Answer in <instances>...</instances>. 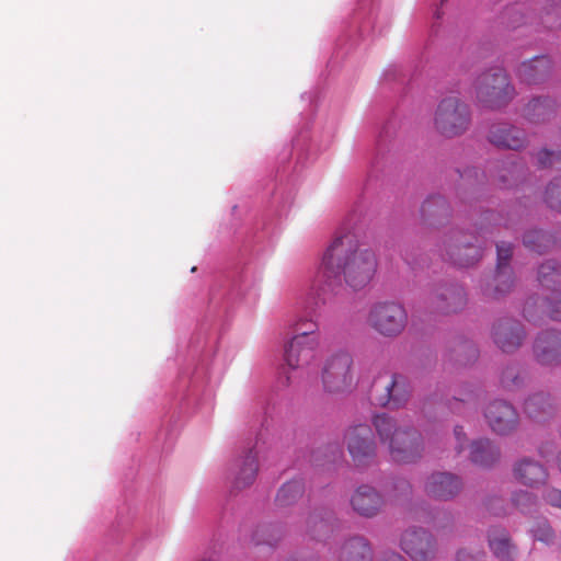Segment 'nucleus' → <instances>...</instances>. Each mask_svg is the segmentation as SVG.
I'll return each instance as SVG.
<instances>
[{
    "mask_svg": "<svg viewBox=\"0 0 561 561\" xmlns=\"http://www.w3.org/2000/svg\"><path fill=\"white\" fill-rule=\"evenodd\" d=\"M527 168L515 157L489 160L480 171L476 167H468L463 171L457 170L462 185L477 192V186L490 184L500 188L517 186L525 178Z\"/></svg>",
    "mask_w": 561,
    "mask_h": 561,
    "instance_id": "39448f33",
    "label": "nucleus"
},
{
    "mask_svg": "<svg viewBox=\"0 0 561 561\" xmlns=\"http://www.w3.org/2000/svg\"><path fill=\"white\" fill-rule=\"evenodd\" d=\"M492 340L504 353H514L522 345L526 332L520 321L513 318H500L492 328Z\"/></svg>",
    "mask_w": 561,
    "mask_h": 561,
    "instance_id": "6ab92c4d",
    "label": "nucleus"
},
{
    "mask_svg": "<svg viewBox=\"0 0 561 561\" xmlns=\"http://www.w3.org/2000/svg\"><path fill=\"white\" fill-rule=\"evenodd\" d=\"M479 357L477 345L468 339H461L448 354V358L458 366H468L473 364Z\"/></svg>",
    "mask_w": 561,
    "mask_h": 561,
    "instance_id": "c9c22d12",
    "label": "nucleus"
},
{
    "mask_svg": "<svg viewBox=\"0 0 561 561\" xmlns=\"http://www.w3.org/2000/svg\"><path fill=\"white\" fill-rule=\"evenodd\" d=\"M424 489L430 497L449 501L461 491L462 481L450 472H434L427 478Z\"/></svg>",
    "mask_w": 561,
    "mask_h": 561,
    "instance_id": "4be33fe9",
    "label": "nucleus"
},
{
    "mask_svg": "<svg viewBox=\"0 0 561 561\" xmlns=\"http://www.w3.org/2000/svg\"><path fill=\"white\" fill-rule=\"evenodd\" d=\"M514 245L501 241L496 243V266L492 283L481 286L482 295L488 300H499L508 294L515 284V273L511 265Z\"/></svg>",
    "mask_w": 561,
    "mask_h": 561,
    "instance_id": "1a4fd4ad",
    "label": "nucleus"
},
{
    "mask_svg": "<svg viewBox=\"0 0 561 561\" xmlns=\"http://www.w3.org/2000/svg\"><path fill=\"white\" fill-rule=\"evenodd\" d=\"M484 556L485 553L483 550L473 553L466 548H459L455 553V561H479Z\"/></svg>",
    "mask_w": 561,
    "mask_h": 561,
    "instance_id": "09e8293b",
    "label": "nucleus"
},
{
    "mask_svg": "<svg viewBox=\"0 0 561 561\" xmlns=\"http://www.w3.org/2000/svg\"><path fill=\"white\" fill-rule=\"evenodd\" d=\"M477 211H479V218L474 224L473 231L453 229L439 248L442 259L456 267L468 268L480 261L486 245V236L493 233L494 227L514 228L513 216L516 213L513 211L511 206H503L500 211L483 210L479 206L473 209L474 214Z\"/></svg>",
    "mask_w": 561,
    "mask_h": 561,
    "instance_id": "f03ea898",
    "label": "nucleus"
},
{
    "mask_svg": "<svg viewBox=\"0 0 561 561\" xmlns=\"http://www.w3.org/2000/svg\"><path fill=\"white\" fill-rule=\"evenodd\" d=\"M501 385L507 390L518 389L525 381V369L516 363L507 365L501 373Z\"/></svg>",
    "mask_w": 561,
    "mask_h": 561,
    "instance_id": "ea45409f",
    "label": "nucleus"
},
{
    "mask_svg": "<svg viewBox=\"0 0 561 561\" xmlns=\"http://www.w3.org/2000/svg\"><path fill=\"white\" fill-rule=\"evenodd\" d=\"M537 280L545 288H554L561 285V262L556 259L543 261L537 271Z\"/></svg>",
    "mask_w": 561,
    "mask_h": 561,
    "instance_id": "e433bc0d",
    "label": "nucleus"
},
{
    "mask_svg": "<svg viewBox=\"0 0 561 561\" xmlns=\"http://www.w3.org/2000/svg\"><path fill=\"white\" fill-rule=\"evenodd\" d=\"M503 503L504 500L502 497L492 496L486 501V508L491 514L495 516L505 515L506 511L503 506Z\"/></svg>",
    "mask_w": 561,
    "mask_h": 561,
    "instance_id": "3c124183",
    "label": "nucleus"
},
{
    "mask_svg": "<svg viewBox=\"0 0 561 561\" xmlns=\"http://www.w3.org/2000/svg\"><path fill=\"white\" fill-rule=\"evenodd\" d=\"M439 514H443V515H445V516H447V515H448L446 512H440V511H439V512H437V515H439Z\"/></svg>",
    "mask_w": 561,
    "mask_h": 561,
    "instance_id": "e2e57ef3",
    "label": "nucleus"
},
{
    "mask_svg": "<svg viewBox=\"0 0 561 561\" xmlns=\"http://www.w3.org/2000/svg\"><path fill=\"white\" fill-rule=\"evenodd\" d=\"M415 80V73L410 75V70L402 66L390 67L383 75L385 84L391 90H400L404 95L412 90Z\"/></svg>",
    "mask_w": 561,
    "mask_h": 561,
    "instance_id": "72a5a7b5",
    "label": "nucleus"
},
{
    "mask_svg": "<svg viewBox=\"0 0 561 561\" xmlns=\"http://www.w3.org/2000/svg\"><path fill=\"white\" fill-rule=\"evenodd\" d=\"M283 537V528L278 524H263L259 525L252 536L251 542L255 546L266 545L275 547Z\"/></svg>",
    "mask_w": 561,
    "mask_h": 561,
    "instance_id": "4c0bfd02",
    "label": "nucleus"
},
{
    "mask_svg": "<svg viewBox=\"0 0 561 561\" xmlns=\"http://www.w3.org/2000/svg\"><path fill=\"white\" fill-rule=\"evenodd\" d=\"M431 302L437 313H456L466 307L467 293L458 283L442 284L432 294Z\"/></svg>",
    "mask_w": 561,
    "mask_h": 561,
    "instance_id": "aec40b11",
    "label": "nucleus"
},
{
    "mask_svg": "<svg viewBox=\"0 0 561 561\" xmlns=\"http://www.w3.org/2000/svg\"><path fill=\"white\" fill-rule=\"evenodd\" d=\"M317 330L318 324L311 319H300L295 324V335L284 350V360L289 369L302 368L314 358L318 343L313 334Z\"/></svg>",
    "mask_w": 561,
    "mask_h": 561,
    "instance_id": "0eeeda50",
    "label": "nucleus"
},
{
    "mask_svg": "<svg viewBox=\"0 0 561 561\" xmlns=\"http://www.w3.org/2000/svg\"><path fill=\"white\" fill-rule=\"evenodd\" d=\"M448 0H438V2L435 0L434 1V5H436V9L434 11V24L432 26V32H434L435 34L437 33V30H436V24L438 23V21L443 18L444 15V11H443V7L445 4V2H447Z\"/></svg>",
    "mask_w": 561,
    "mask_h": 561,
    "instance_id": "5fc2aeb1",
    "label": "nucleus"
},
{
    "mask_svg": "<svg viewBox=\"0 0 561 561\" xmlns=\"http://www.w3.org/2000/svg\"><path fill=\"white\" fill-rule=\"evenodd\" d=\"M392 486L398 495H409L412 491L410 482L401 477H397L393 479Z\"/></svg>",
    "mask_w": 561,
    "mask_h": 561,
    "instance_id": "603ef678",
    "label": "nucleus"
},
{
    "mask_svg": "<svg viewBox=\"0 0 561 561\" xmlns=\"http://www.w3.org/2000/svg\"><path fill=\"white\" fill-rule=\"evenodd\" d=\"M383 504L382 495L370 485L358 486L351 497L353 510L364 517L377 515Z\"/></svg>",
    "mask_w": 561,
    "mask_h": 561,
    "instance_id": "bb28decb",
    "label": "nucleus"
},
{
    "mask_svg": "<svg viewBox=\"0 0 561 561\" xmlns=\"http://www.w3.org/2000/svg\"><path fill=\"white\" fill-rule=\"evenodd\" d=\"M283 383H284V386H289V383H290V376L289 375L285 376V381Z\"/></svg>",
    "mask_w": 561,
    "mask_h": 561,
    "instance_id": "bf43d9fd",
    "label": "nucleus"
},
{
    "mask_svg": "<svg viewBox=\"0 0 561 561\" xmlns=\"http://www.w3.org/2000/svg\"><path fill=\"white\" fill-rule=\"evenodd\" d=\"M534 540L550 546L554 542L556 533L550 522L546 517L537 518L529 530Z\"/></svg>",
    "mask_w": 561,
    "mask_h": 561,
    "instance_id": "a19ab883",
    "label": "nucleus"
},
{
    "mask_svg": "<svg viewBox=\"0 0 561 561\" xmlns=\"http://www.w3.org/2000/svg\"><path fill=\"white\" fill-rule=\"evenodd\" d=\"M402 257H403V260L405 261V263H407L409 266H411V268H412V270H414L416 266H419V265H420L419 260H417V259H415V257H410V255H409V253H408V252H404V253L402 254Z\"/></svg>",
    "mask_w": 561,
    "mask_h": 561,
    "instance_id": "4d7b16f0",
    "label": "nucleus"
},
{
    "mask_svg": "<svg viewBox=\"0 0 561 561\" xmlns=\"http://www.w3.org/2000/svg\"><path fill=\"white\" fill-rule=\"evenodd\" d=\"M543 501L556 508L561 510V490L557 488H546L542 492Z\"/></svg>",
    "mask_w": 561,
    "mask_h": 561,
    "instance_id": "de8ad7c7",
    "label": "nucleus"
},
{
    "mask_svg": "<svg viewBox=\"0 0 561 561\" xmlns=\"http://www.w3.org/2000/svg\"><path fill=\"white\" fill-rule=\"evenodd\" d=\"M512 502L514 506L525 515H531L538 511L537 496L529 491L519 490L514 492L512 495Z\"/></svg>",
    "mask_w": 561,
    "mask_h": 561,
    "instance_id": "79ce46f5",
    "label": "nucleus"
},
{
    "mask_svg": "<svg viewBox=\"0 0 561 561\" xmlns=\"http://www.w3.org/2000/svg\"><path fill=\"white\" fill-rule=\"evenodd\" d=\"M515 479L530 488H537L548 478L547 469L530 458L520 459L514 467Z\"/></svg>",
    "mask_w": 561,
    "mask_h": 561,
    "instance_id": "c85d7f7f",
    "label": "nucleus"
},
{
    "mask_svg": "<svg viewBox=\"0 0 561 561\" xmlns=\"http://www.w3.org/2000/svg\"><path fill=\"white\" fill-rule=\"evenodd\" d=\"M454 434L457 440L456 451L457 454H461L465 450V443L467 440V435L463 431V427L460 425H456L454 428Z\"/></svg>",
    "mask_w": 561,
    "mask_h": 561,
    "instance_id": "864d4df0",
    "label": "nucleus"
},
{
    "mask_svg": "<svg viewBox=\"0 0 561 561\" xmlns=\"http://www.w3.org/2000/svg\"><path fill=\"white\" fill-rule=\"evenodd\" d=\"M552 60L546 55L535 56L527 61H523L516 76L520 82L528 85H537L546 82L552 73Z\"/></svg>",
    "mask_w": 561,
    "mask_h": 561,
    "instance_id": "5701e85b",
    "label": "nucleus"
},
{
    "mask_svg": "<svg viewBox=\"0 0 561 561\" xmlns=\"http://www.w3.org/2000/svg\"><path fill=\"white\" fill-rule=\"evenodd\" d=\"M501 23L507 28L530 27L536 33L561 30V0H535L531 3H512L501 13Z\"/></svg>",
    "mask_w": 561,
    "mask_h": 561,
    "instance_id": "7ed1b4c3",
    "label": "nucleus"
},
{
    "mask_svg": "<svg viewBox=\"0 0 561 561\" xmlns=\"http://www.w3.org/2000/svg\"><path fill=\"white\" fill-rule=\"evenodd\" d=\"M486 540L490 551L499 561H513L517 552V546L513 542L506 527L494 525L489 527Z\"/></svg>",
    "mask_w": 561,
    "mask_h": 561,
    "instance_id": "b1692460",
    "label": "nucleus"
},
{
    "mask_svg": "<svg viewBox=\"0 0 561 561\" xmlns=\"http://www.w3.org/2000/svg\"><path fill=\"white\" fill-rule=\"evenodd\" d=\"M546 311L548 317L553 321H561V290L553 289L549 296L545 298Z\"/></svg>",
    "mask_w": 561,
    "mask_h": 561,
    "instance_id": "49530a36",
    "label": "nucleus"
},
{
    "mask_svg": "<svg viewBox=\"0 0 561 561\" xmlns=\"http://www.w3.org/2000/svg\"><path fill=\"white\" fill-rule=\"evenodd\" d=\"M305 493V482L301 478H295L284 483L276 495L275 502L279 507L295 504Z\"/></svg>",
    "mask_w": 561,
    "mask_h": 561,
    "instance_id": "f704fd0d",
    "label": "nucleus"
},
{
    "mask_svg": "<svg viewBox=\"0 0 561 561\" xmlns=\"http://www.w3.org/2000/svg\"><path fill=\"white\" fill-rule=\"evenodd\" d=\"M484 417L490 428L499 435H508L517 428L518 413L507 401L496 399L484 409Z\"/></svg>",
    "mask_w": 561,
    "mask_h": 561,
    "instance_id": "a211bd4d",
    "label": "nucleus"
},
{
    "mask_svg": "<svg viewBox=\"0 0 561 561\" xmlns=\"http://www.w3.org/2000/svg\"><path fill=\"white\" fill-rule=\"evenodd\" d=\"M337 561H373V550L367 539L354 536L341 546Z\"/></svg>",
    "mask_w": 561,
    "mask_h": 561,
    "instance_id": "7c9ffc66",
    "label": "nucleus"
},
{
    "mask_svg": "<svg viewBox=\"0 0 561 561\" xmlns=\"http://www.w3.org/2000/svg\"><path fill=\"white\" fill-rule=\"evenodd\" d=\"M373 7L366 0L360 2L347 23L344 33L337 39L339 50L350 42L354 46L359 39L368 36L374 31Z\"/></svg>",
    "mask_w": 561,
    "mask_h": 561,
    "instance_id": "dca6fc26",
    "label": "nucleus"
},
{
    "mask_svg": "<svg viewBox=\"0 0 561 561\" xmlns=\"http://www.w3.org/2000/svg\"><path fill=\"white\" fill-rule=\"evenodd\" d=\"M515 93V88L502 67H492L476 80L478 102L485 108L495 111L506 107Z\"/></svg>",
    "mask_w": 561,
    "mask_h": 561,
    "instance_id": "423d86ee",
    "label": "nucleus"
},
{
    "mask_svg": "<svg viewBox=\"0 0 561 561\" xmlns=\"http://www.w3.org/2000/svg\"><path fill=\"white\" fill-rule=\"evenodd\" d=\"M259 472L257 455L250 448L243 456L237 458L231 467V493L241 491L253 484Z\"/></svg>",
    "mask_w": 561,
    "mask_h": 561,
    "instance_id": "412c9836",
    "label": "nucleus"
},
{
    "mask_svg": "<svg viewBox=\"0 0 561 561\" xmlns=\"http://www.w3.org/2000/svg\"><path fill=\"white\" fill-rule=\"evenodd\" d=\"M536 165L539 169L551 167L561 168V150L540 149L536 154Z\"/></svg>",
    "mask_w": 561,
    "mask_h": 561,
    "instance_id": "a18cd8bd",
    "label": "nucleus"
},
{
    "mask_svg": "<svg viewBox=\"0 0 561 561\" xmlns=\"http://www.w3.org/2000/svg\"><path fill=\"white\" fill-rule=\"evenodd\" d=\"M369 324L383 336H397L408 323L404 307L393 301L375 304L368 314Z\"/></svg>",
    "mask_w": 561,
    "mask_h": 561,
    "instance_id": "9d476101",
    "label": "nucleus"
},
{
    "mask_svg": "<svg viewBox=\"0 0 561 561\" xmlns=\"http://www.w3.org/2000/svg\"><path fill=\"white\" fill-rule=\"evenodd\" d=\"M486 139L499 149L512 151H520L528 144L526 130L508 122L492 123L489 126Z\"/></svg>",
    "mask_w": 561,
    "mask_h": 561,
    "instance_id": "2eb2a0df",
    "label": "nucleus"
},
{
    "mask_svg": "<svg viewBox=\"0 0 561 561\" xmlns=\"http://www.w3.org/2000/svg\"><path fill=\"white\" fill-rule=\"evenodd\" d=\"M377 268V259L371 250L358 253V241L351 232L339 234L325 250L321 265L310 287L306 309L314 312L325 305L330 294L345 283L354 290L369 284Z\"/></svg>",
    "mask_w": 561,
    "mask_h": 561,
    "instance_id": "f257e3e1",
    "label": "nucleus"
},
{
    "mask_svg": "<svg viewBox=\"0 0 561 561\" xmlns=\"http://www.w3.org/2000/svg\"><path fill=\"white\" fill-rule=\"evenodd\" d=\"M400 546L413 561H430L437 550L435 537L421 527L407 529L401 536Z\"/></svg>",
    "mask_w": 561,
    "mask_h": 561,
    "instance_id": "4468645a",
    "label": "nucleus"
},
{
    "mask_svg": "<svg viewBox=\"0 0 561 561\" xmlns=\"http://www.w3.org/2000/svg\"><path fill=\"white\" fill-rule=\"evenodd\" d=\"M558 102L550 96L533 98L523 108V117L530 124L549 122L557 112Z\"/></svg>",
    "mask_w": 561,
    "mask_h": 561,
    "instance_id": "cd10ccee",
    "label": "nucleus"
},
{
    "mask_svg": "<svg viewBox=\"0 0 561 561\" xmlns=\"http://www.w3.org/2000/svg\"><path fill=\"white\" fill-rule=\"evenodd\" d=\"M558 468H559V470L561 472V451L558 455Z\"/></svg>",
    "mask_w": 561,
    "mask_h": 561,
    "instance_id": "680f3d73",
    "label": "nucleus"
},
{
    "mask_svg": "<svg viewBox=\"0 0 561 561\" xmlns=\"http://www.w3.org/2000/svg\"><path fill=\"white\" fill-rule=\"evenodd\" d=\"M535 360L547 367L561 365V330L546 329L540 331L533 343Z\"/></svg>",
    "mask_w": 561,
    "mask_h": 561,
    "instance_id": "f3484780",
    "label": "nucleus"
},
{
    "mask_svg": "<svg viewBox=\"0 0 561 561\" xmlns=\"http://www.w3.org/2000/svg\"><path fill=\"white\" fill-rule=\"evenodd\" d=\"M343 449L339 443L328 444L327 453L323 455V459H320L318 451L312 454V460L316 466L328 467L337 463L343 459Z\"/></svg>",
    "mask_w": 561,
    "mask_h": 561,
    "instance_id": "c03bdc74",
    "label": "nucleus"
},
{
    "mask_svg": "<svg viewBox=\"0 0 561 561\" xmlns=\"http://www.w3.org/2000/svg\"><path fill=\"white\" fill-rule=\"evenodd\" d=\"M396 129V115L393 114L381 127L377 141H376V157L371 162V170L369 173V178H371L373 172L377 169L379 164V160L382 159L385 149L387 148V144L394 134Z\"/></svg>",
    "mask_w": 561,
    "mask_h": 561,
    "instance_id": "58836bf2",
    "label": "nucleus"
},
{
    "mask_svg": "<svg viewBox=\"0 0 561 561\" xmlns=\"http://www.w3.org/2000/svg\"><path fill=\"white\" fill-rule=\"evenodd\" d=\"M307 525L310 538L322 541L324 545H329L330 539L340 527L339 520L330 510L312 513L308 517Z\"/></svg>",
    "mask_w": 561,
    "mask_h": 561,
    "instance_id": "393cba45",
    "label": "nucleus"
},
{
    "mask_svg": "<svg viewBox=\"0 0 561 561\" xmlns=\"http://www.w3.org/2000/svg\"><path fill=\"white\" fill-rule=\"evenodd\" d=\"M352 364L353 358L347 352H339L325 362L322 382L327 392H343L352 387Z\"/></svg>",
    "mask_w": 561,
    "mask_h": 561,
    "instance_id": "ddd939ff",
    "label": "nucleus"
},
{
    "mask_svg": "<svg viewBox=\"0 0 561 561\" xmlns=\"http://www.w3.org/2000/svg\"><path fill=\"white\" fill-rule=\"evenodd\" d=\"M373 424L381 443L387 444L391 459L400 463H412L424 450L421 433L413 426H399L387 413L376 414Z\"/></svg>",
    "mask_w": 561,
    "mask_h": 561,
    "instance_id": "20e7f679",
    "label": "nucleus"
},
{
    "mask_svg": "<svg viewBox=\"0 0 561 561\" xmlns=\"http://www.w3.org/2000/svg\"><path fill=\"white\" fill-rule=\"evenodd\" d=\"M500 457V448L488 438L476 439L470 445V460L477 466L491 468Z\"/></svg>",
    "mask_w": 561,
    "mask_h": 561,
    "instance_id": "c756f323",
    "label": "nucleus"
},
{
    "mask_svg": "<svg viewBox=\"0 0 561 561\" xmlns=\"http://www.w3.org/2000/svg\"><path fill=\"white\" fill-rule=\"evenodd\" d=\"M382 383V376H378L370 389V400L374 404L389 408L399 409L403 407L411 394V387L407 377L400 374H392L390 380Z\"/></svg>",
    "mask_w": 561,
    "mask_h": 561,
    "instance_id": "9b49d317",
    "label": "nucleus"
},
{
    "mask_svg": "<svg viewBox=\"0 0 561 561\" xmlns=\"http://www.w3.org/2000/svg\"><path fill=\"white\" fill-rule=\"evenodd\" d=\"M379 561H407L400 553L398 552H386L381 560Z\"/></svg>",
    "mask_w": 561,
    "mask_h": 561,
    "instance_id": "6e6d98bb",
    "label": "nucleus"
},
{
    "mask_svg": "<svg viewBox=\"0 0 561 561\" xmlns=\"http://www.w3.org/2000/svg\"><path fill=\"white\" fill-rule=\"evenodd\" d=\"M523 408L530 419L537 421H545L552 416L554 412L551 396L542 391L530 394L524 401Z\"/></svg>",
    "mask_w": 561,
    "mask_h": 561,
    "instance_id": "473e14b6",
    "label": "nucleus"
},
{
    "mask_svg": "<svg viewBox=\"0 0 561 561\" xmlns=\"http://www.w3.org/2000/svg\"><path fill=\"white\" fill-rule=\"evenodd\" d=\"M286 561H318V560H316V559H313V558H312V559H310V560H305V559H304V560H298V559H296V558H291V559H287Z\"/></svg>",
    "mask_w": 561,
    "mask_h": 561,
    "instance_id": "052dcab7",
    "label": "nucleus"
},
{
    "mask_svg": "<svg viewBox=\"0 0 561 561\" xmlns=\"http://www.w3.org/2000/svg\"><path fill=\"white\" fill-rule=\"evenodd\" d=\"M347 450L356 468L363 470L375 463L377 445L373 430L367 424H357L345 434Z\"/></svg>",
    "mask_w": 561,
    "mask_h": 561,
    "instance_id": "f8f14e48",
    "label": "nucleus"
},
{
    "mask_svg": "<svg viewBox=\"0 0 561 561\" xmlns=\"http://www.w3.org/2000/svg\"><path fill=\"white\" fill-rule=\"evenodd\" d=\"M421 218L428 227H439L451 216V207L443 195H430L421 206Z\"/></svg>",
    "mask_w": 561,
    "mask_h": 561,
    "instance_id": "a878e982",
    "label": "nucleus"
},
{
    "mask_svg": "<svg viewBox=\"0 0 561 561\" xmlns=\"http://www.w3.org/2000/svg\"><path fill=\"white\" fill-rule=\"evenodd\" d=\"M522 241L525 248L539 255L549 252L557 245V237L540 228L527 229L523 233Z\"/></svg>",
    "mask_w": 561,
    "mask_h": 561,
    "instance_id": "2f4dec72",
    "label": "nucleus"
},
{
    "mask_svg": "<svg viewBox=\"0 0 561 561\" xmlns=\"http://www.w3.org/2000/svg\"><path fill=\"white\" fill-rule=\"evenodd\" d=\"M539 453L542 457H548L549 454H552L553 450L546 449L545 446L539 447Z\"/></svg>",
    "mask_w": 561,
    "mask_h": 561,
    "instance_id": "13d9d810",
    "label": "nucleus"
},
{
    "mask_svg": "<svg viewBox=\"0 0 561 561\" xmlns=\"http://www.w3.org/2000/svg\"><path fill=\"white\" fill-rule=\"evenodd\" d=\"M471 396L472 393L470 391L466 394V398L453 397L450 400H447L446 405L451 412L460 413V408H465L468 404V402L471 400Z\"/></svg>",
    "mask_w": 561,
    "mask_h": 561,
    "instance_id": "8fccbe9b",
    "label": "nucleus"
},
{
    "mask_svg": "<svg viewBox=\"0 0 561 561\" xmlns=\"http://www.w3.org/2000/svg\"><path fill=\"white\" fill-rule=\"evenodd\" d=\"M471 123L469 105L458 98L443 99L435 112L434 126L437 133L446 138L462 135Z\"/></svg>",
    "mask_w": 561,
    "mask_h": 561,
    "instance_id": "6e6552de",
    "label": "nucleus"
},
{
    "mask_svg": "<svg viewBox=\"0 0 561 561\" xmlns=\"http://www.w3.org/2000/svg\"><path fill=\"white\" fill-rule=\"evenodd\" d=\"M545 203L549 208L561 214V175L552 179L547 185Z\"/></svg>",
    "mask_w": 561,
    "mask_h": 561,
    "instance_id": "37998d69",
    "label": "nucleus"
}]
</instances>
